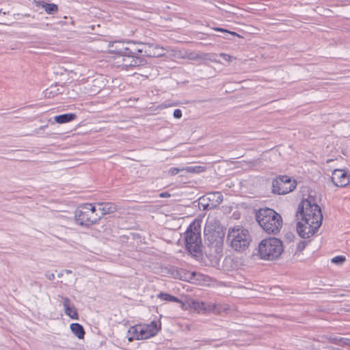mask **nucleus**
<instances>
[{
    "mask_svg": "<svg viewBox=\"0 0 350 350\" xmlns=\"http://www.w3.org/2000/svg\"><path fill=\"white\" fill-rule=\"evenodd\" d=\"M45 276L49 280H53L55 279V275L53 273H51L50 271H47L45 273Z\"/></svg>",
    "mask_w": 350,
    "mask_h": 350,
    "instance_id": "nucleus-35",
    "label": "nucleus"
},
{
    "mask_svg": "<svg viewBox=\"0 0 350 350\" xmlns=\"http://www.w3.org/2000/svg\"><path fill=\"white\" fill-rule=\"evenodd\" d=\"M140 42H133V41H131L129 42V44H131L132 45V48L133 49L134 51H136V55L138 54V50L139 49H142V46H140L139 45Z\"/></svg>",
    "mask_w": 350,
    "mask_h": 350,
    "instance_id": "nucleus-30",
    "label": "nucleus"
},
{
    "mask_svg": "<svg viewBox=\"0 0 350 350\" xmlns=\"http://www.w3.org/2000/svg\"><path fill=\"white\" fill-rule=\"evenodd\" d=\"M122 62L118 65V66L122 67V69L127 70L129 68L137 67L144 65L146 63V60L142 57H137L135 55L122 57Z\"/></svg>",
    "mask_w": 350,
    "mask_h": 350,
    "instance_id": "nucleus-12",
    "label": "nucleus"
},
{
    "mask_svg": "<svg viewBox=\"0 0 350 350\" xmlns=\"http://www.w3.org/2000/svg\"><path fill=\"white\" fill-rule=\"evenodd\" d=\"M135 102V100L129 99V100H122L120 101L121 107L123 108H128V107H134L133 105V103Z\"/></svg>",
    "mask_w": 350,
    "mask_h": 350,
    "instance_id": "nucleus-26",
    "label": "nucleus"
},
{
    "mask_svg": "<svg viewBox=\"0 0 350 350\" xmlns=\"http://www.w3.org/2000/svg\"><path fill=\"white\" fill-rule=\"evenodd\" d=\"M118 53L124 56V57L136 55V51H133L131 44L130 47H124L122 50L118 51Z\"/></svg>",
    "mask_w": 350,
    "mask_h": 350,
    "instance_id": "nucleus-24",
    "label": "nucleus"
},
{
    "mask_svg": "<svg viewBox=\"0 0 350 350\" xmlns=\"http://www.w3.org/2000/svg\"><path fill=\"white\" fill-rule=\"evenodd\" d=\"M167 196H169L170 195H169L167 193H161V195H160V196H161V197H163H163H166Z\"/></svg>",
    "mask_w": 350,
    "mask_h": 350,
    "instance_id": "nucleus-39",
    "label": "nucleus"
},
{
    "mask_svg": "<svg viewBox=\"0 0 350 350\" xmlns=\"http://www.w3.org/2000/svg\"><path fill=\"white\" fill-rule=\"evenodd\" d=\"M252 241V237L248 230L237 226L230 228L228 231L226 242L236 252L245 251Z\"/></svg>",
    "mask_w": 350,
    "mask_h": 350,
    "instance_id": "nucleus-4",
    "label": "nucleus"
},
{
    "mask_svg": "<svg viewBox=\"0 0 350 350\" xmlns=\"http://www.w3.org/2000/svg\"><path fill=\"white\" fill-rule=\"evenodd\" d=\"M179 103L171 102V101H166L163 104V107L168 108V107H176L178 106Z\"/></svg>",
    "mask_w": 350,
    "mask_h": 350,
    "instance_id": "nucleus-32",
    "label": "nucleus"
},
{
    "mask_svg": "<svg viewBox=\"0 0 350 350\" xmlns=\"http://www.w3.org/2000/svg\"><path fill=\"white\" fill-rule=\"evenodd\" d=\"M71 332L79 338L83 339L85 332L82 325L78 323H72L70 325Z\"/></svg>",
    "mask_w": 350,
    "mask_h": 350,
    "instance_id": "nucleus-17",
    "label": "nucleus"
},
{
    "mask_svg": "<svg viewBox=\"0 0 350 350\" xmlns=\"http://www.w3.org/2000/svg\"><path fill=\"white\" fill-rule=\"evenodd\" d=\"M190 308H193L194 310L197 311L198 312H200L202 311H205L206 308L204 306L205 304L203 301H199L196 300H192L189 303Z\"/></svg>",
    "mask_w": 350,
    "mask_h": 350,
    "instance_id": "nucleus-22",
    "label": "nucleus"
},
{
    "mask_svg": "<svg viewBox=\"0 0 350 350\" xmlns=\"http://www.w3.org/2000/svg\"><path fill=\"white\" fill-rule=\"evenodd\" d=\"M157 297L163 301L176 302L180 304L182 306L184 305L183 302L178 297L167 293L161 292L157 295Z\"/></svg>",
    "mask_w": 350,
    "mask_h": 350,
    "instance_id": "nucleus-18",
    "label": "nucleus"
},
{
    "mask_svg": "<svg viewBox=\"0 0 350 350\" xmlns=\"http://www.w3.org/2000/svg\"><path fill=\"white\" fill-rule=\"evenodd\" d=\"M283 251L282 242L275 237L262 239L258 246L259 258L265 260H276L280 256Z\"/></svg>",
    "mask_w": 350,
    "mask_h": 350,
    "instance_id": "nucleus-5",
    "label": "nucleus"
},
{
    "mask_svg": "<svg viewBox=\"0 0 350 350\" xmlns=\"http://www.w3.org/2000/svg\"><path fill=\"white\" fill-rule=\"evenodd\" d=\"M95 204L98 206V211H101L98 216H104L105 215L114 213L117 211V206L112 202H97Z\"/></svg>",
    "mask_w": 350,
    "mask_h": 350,
    "instance_id": "nucleus-14",
    "label": "nucleus"
},
{
    "mask_svg": "<svg viewBox=\"0 0 350 350\" xmlns=\"http://www.w3.org/2000/svg\"><path fill=\"white\" fill-rule=\"evenodd\" d=\"M184 168L185 167H182V168L175 167H171L168 170V174L170 176H175L177 174H178L179 172L185 171Z\"/></svg>",
    "mask_w": 350,
    "mask_h": 350,
    "instance_id": "nucleus-27",
    "label": "nucleus"
},
{
    "mask_svg": "<svg viewBox=\"0 0 350 350\" xmlns=\"http://www.w3.org/2000/svg\"><path fill=\"white\" fill-rule=\"evenodd\" d=\"M208 199L209 200H211V199H212V200H214V198H213V196H208Z\"/></svg>",
    "mask_w": 350,
    "mask_h": 350,
    "instance_id": "nucleus-40",
    "label": "nucleus"
},
{
    "mask_svg": "<svg viewBox=\"0 0 350 350\" xmlns=\"http://www.w3.org/2000/svg\"><path fill=\"white\" fill-rule=\"evenodd\" d=\"M297 232L302 239L314 235L322 224L323 214L320 206L308 199L299 203L296 213Z\"/></svg>",
    "mask_w": 350,
    "mask_h": 350,
    "instance_id": "nucleus-1",
    "label": "nucleus"
},
{
    "mask_svg": "<svg viewBox=\"0 0 350 350\" xmlns=\"http://www.w3.org/2000/svg\"><path fill=\"white\" fill-rule=\"evenodd\" d=\"M142 49L138 50V53H144V55L150 57H156L162 55L163 49L157 44L150 43H139Z\"/></svg>",
    "mask_w": 350,
    "mask_h": 350,
    "instance_id": "nucleus-11",
    "label": "nucleus"
},
{
    "mask_svg": "<svg viewBox=\"0 0 350 350\" xmlns=\"http://www.w3.org/2000/svg\"><path fill=\"white\" fill-rule=\"evenodd\" d=\"M208 199L209 200H211V199H212V200H214V198H213V196H208Z\"/></svg>",
    "mask_w": 350,
    "mask_h": 350,
    "instance_id": "nucleus-41",
    "label": "nucleus"
},
{
    "mask_svg": "<svg viewBox=\"0 0 350 350\" xmlns=\"http://www.w3.org/2000/svg\"><path fill=\"white\" fill-rule=\"evenodd\" d=\"M170 271L174 278H180L179 271L176 267H172Z\"/></svg>",
    "mask_w": 350,
    "mask_h": 350,
    "instance_id": "nucleus-31",
    "label": "nucleus"
},
{
    "mask_svg": "<svg viewBox=\"0 0 350 350\" xmlns=\"http://www.w3.org/2000/svg\"><path fill=\"white\" fill-rule=\"evenodd\" d=\"M65 88L64 86L55 83L44 90V96L47 98H53L60 94H62Z\"/></svg>",
    "mask_w": 350,
    "mask_h": 350,
    "instance_id": "nucleus-15",
    "label": "nucleus"
},
{
    "mask_svg": "<svg viewBox=\"0 0 350 350\" xmlns=\"http://www.w3.org/2000/svg\"><path fill=\"white\" fill-rule=\"evenodd\" d=\"M189 107H193V105H190V106H189ZM193 107H196V105H193Z\"/></svg>",
    "mask_w": 350,
    "mask_h": 350,
    "instance_id": "nucleus-45",
    "label": "nucleus"
},
{
    "mask_svg": "<svg viewBox=\"0 0 350 350\" xmlns=\"http://www.w3.org/2000/svg\"><path fill=\"white\" fill-rule=\"evenodd\" d=\"M307 243L308 242L306 241H300L297 245L296 251L301 252L305 249Z\"/></svg>",
    "mask_w": 350,
    "mask_h": 350,
    "instance_id": "nucleus-29",
    "label": "nucleus"
},
{
    "mask_svg": "<svg viewBox=\"0 0 350 350\" xmlns=\"http://www.w3.org/2000/svg\"><path fill=\"white\" fill-rule=\"evenodd\" d=\"M77 118V115L74 113H64L54 117V120L57 124H65L70 122Z\"/></svg>",
    "mask_w": 350,
    "mask_h": 350,
    "instance_id": "nucleus-16",
    "label": "nucleus"
},
{
    "mask_svg": "<svg viewBox=\"0 0 350 350\" xmlns=\"http://www.w3.org/2000/svg\"><path fill=\"white\" fill-rule=\"evenodd\" d=\"M66 272L67 273H70L72 271H71L70 270H66Z\"/></svg>",
    "mask_w": 350,
    "mask_h": 350,
    "instance_id": "nucleus-44",
    "label": "nucleus"
},
{
    "mask_svg": "<svg viewBox=\"0 0 350 350\" xmlns=\"http://www.w3.org/2000/svg\"><path fill=\"white\" fill-rule=\"evenodd\" d=\"M331 180L338 187H345L350 184V172L347 169H335Z\"/></svg>",
    "mask_w": 350,
    "mask_h": 350,
    "instance_id": "nucleus-9",
    "label": "nucleus"
},
{
    "mask_svg": "<svg viewBox=\"0 0 350 350\" xmlns=\"http://www.w3.org/2000/svg\"><path fill=\"white\" fill-rule=\"evenodd\" d=\"M224 232L223 230H217L211 226H205L204 229V237L208 245H215V247H221L224 243Z\"/></svg>",
    "mask_w": 350,
    "mask_h": 350,
    "instance_id": "nucleus-8",
    "label": "nucleus"
},
{
    "mask_svg": "<svg viewBox=\"0 0 350 350\" xmlns=\"http://www.w3.org/2000/svg\"><path fill=\"white\" fill-rule=\"evenodd\" d=\"M346 260V258L344 256H336L332 258V262L337 265H342Z\"/></svg>",
    "mask_w": 350,
    "mask_h": 350,
    "instance_id": "nucleus-25",
    "label": "nucleus"
},
{
    "mask_svg": "<svg viewBox=\"0 0 350 350\" xmlns=\"http://www.w3.org/2000/svg\"><path fill=\"white\" fill-rule=\"evenodd\" d=\"M286 238H287V239H291L292 238H293V237H294V235H293V234L290 233L289 234H287L286 235Z\"/></svg>",
    "mask_w": 350,
    "mask_h": 350,
    "instance_id": "nucleus-38",
    "label": "nucleus"
},
{
    "mask_svg": "<svg viewBox=\"0 0 350 350\" xmlns=\"http://www.w3.org/2000/svg\"><path fill=\"white\" fill-rule=\"evenodd\" d=\"M138 331V325L130 327L128 331V339L129 341H133V340H142V338H139L140 336Z\"/></svg>",
    "mask_w": 350,
    "mask_h": 350,
    "instance_id": "nucleus-20",
    "label": "nucleus"
},
{
    "mask_svg": "<svg viewBox=\"0 0 350 350\" xmlns=\"http://www.w3.org/2000/svg\"><path fill=\"white\" fill-rule=\"evenodd\" d=\"M329 341L332 344L345 347V346H347V342H349V338H342V337H337V336H330L329 338Z\"/></svg>",
    "mask_w": 350,
    "mask_h": 350,
    "instance_id": "nucleus-21",
    "label": "nucleus"
},
{
    "mask_svg": "<svg viewBox=\"0 0 350 350\" xmlns=\"http://www.w3.org/2000/svg\"><path fill=\"white\" fill-rule=\"evenodd\" d=\"M184 170H185V172H186L187 173L198 174V173L204 172L206 170V167L204 166H202V165L187 166V167H185Z\"/></svg>",
    "mask_w": 350,
    "mask_h": 350,
    "instance_id": "nucleus-23",
    "label": "nucleus"
},
{
    "mask_svg": "<svg viewBox=\"0 0 350 350\" xmlns=\"http://www.w3.org/2000/svg\"><path fill=\"white\" fill-rule=\"evenodd\" d=\"M200 202H199V204H201L203 206L204 210L208 209L209 208L210 206L208 203L204 204L202 202L203 201L206 200L204 198H200Z\"/></svg>",
    "mask_w": 350,
    "mask_h": 350,
    "instance_id": "nucleus-34",
    "label": "nucleus"
},
{
    "mask_svg": "<svg viewBox=\"0 0 350 350\" xmlns=\"http://www.w3.org/2000/svg\"><path fill=\"white\" fill-rule=\"evenodd\" d=\"M297 186V182L286 175L278 176L272 181V193L277 195H285L293 191Z\"/></svg>",
    "mask_w": 350,
    "mask_h": 350,
    "instance_id": "nucleus-7",
    "label": "nucleus"
},
{
    "mask_svg": "<svg viewBox=\"0 0 350 350\" xmlns=\"http://www.w3.org/2000/svg\"><path fill=\"white\" fill-rule=\"evenodd\" d=\"M138 326L139 338H142V340L154 336L161 329V324L159 323V325H158L155 321H152L150 324H139Z\"/></svg>",
    "mask_w": 350,
    "mask_h": 350,
    "instance_id": "nucleus-10",
    "label": "nucleus"
},
{
    "mask_svg": "<svg viewBox=\"0 0 350 350\" xmlns=\"http://www.w3.org/2000/svg\"><path fill=\"white\" fill-rule=\"evenodd\" d=\"M256 220L268 234H276L282 226V218L275 211L269 208H260L256 213Z\"/></svg>",
    "mask_w": 350,
    "mask_h": 350,
    "instance_id": "nucleus-3",
    "label": "nucleus"
},
{
    "mask_svg": "<svg viewBox=\"0 0 350 350\" xmlns=\"http://www.w3.org/2000/svg\"><path fill=\"white\" fill-rule=\"evenodd\" d=\"M219 56L221 57L226 62H231L233 59V57L230 56L228 54L221 53L219 54Z\"/></svg>",
    "mask_w": 350,
    "mask_h": 350,
    "instance_id": "nucleus-33",
    "label": "nucleus"
},
{
    "mask_svg": "<svg viewBox=\"0 0 350 350\" xmlns=\"http://www.w3.org/2000/svg\"><path fill=\"white\" fill-rule=\"evenodd\" d=\"M182 116V111H174V117L175 118H180Z\"/></svg>",
    "mask_w": 350,
    "mask_h": 350,
    "instance_id": "nucleus-36",
    "label": "nucleus"
},
{
    "mask_svg": "<svg viewBox=\"0 0 350 350\" xmlns=\"http://www.w3.org/2000/svg\"><path fill=\"white\" fill-rule=\"evenodd\" d=\"M62 275H63V273H59V274H58V277H59V278L62 277Z\"/></svg>",
    "mask_w": 350,
    "mask_h": 350,
    "instance_id": "nucleus-42",
    "label": "nucleus"
},
{
    "mask_svg": "<svg viewBox=\"0 0 350 350\" xmlns=\"http://www.w3.org/2000/svg\"><path fill=\"white\" fill-rule=\"evenodd\" d=\"M208 196H213V198L216 197L217 199L215 200V202L217 204H220L223 201V196L220 192H214L211 193H208Z\"/></svg>",
    "mask_w": 350,
    "mask_h": 350,
    "instance_id": "nucleus-28",
    "label": "nucleus"
},
{
    "mask_svg": "<svg viewBox=\"0 0 350 350\" xmlns=\"http://www.w3.org/2000/svg\"><path fill=\"white\" fill-rule=\"evenodd\" d=\"M202 220L195 219L184 233L185 250L196 259L202 257V243L201 238Z\"/></svg>",
    "mask_w": 350,
    "mask_h": 350,
    "instance_id": "nucleus-2",
    "label": "nucleus"
},
{
    "mask_svg": "<svg viewBox=\"0 0 350 350\" xmlns=\"http://www.w3.org/2000/svg\"><path fill=\"white\" fill-rule=\"evenodd\" d=\"M96 211V206L92 204L86 203L81 205L75 212L76 223L85 227H90L97 223L101 219V216H98Z\"/></svg>",
    "mask_w": 350,
    "mask_h": 350,
    "instance_id": "nucleus-6",
    "label": "nucleus"
},
{
    "mask_svg": "<svg viewBox=\"0 0 350 350\" xmlns=\"http://www.w3.org/2000/svg\"><path fill=\"white\" fill-rule=\"evenodd\" d=\"M49 14H54L58 11V6L55 3H48L45 1L38 3Z\"/></svg>",
    "mask_w": 350,
    "mask_h": 350,
    "instance_id": "nucleus-19",
    "label": "nucleus"
},
{
    "mask_svg": "<svg viewBox=\"0 0 350 350\" xmlns=\"http://www.w3.org/2000/svg\"><path fill=\"white\" fill-rule=\"evenodd\" d=\"M216 29L217 31L228 32V33H232V34H236V33H234V32H229L228 31L225 30V29H221V28H217V29Z\"/></svg>",
    "mask_w": 350,
    "mask_h": 350,
    "instance_id": "nucleus-37",
    "label": "nucleus"
},
{
    "mask_svg": "<svg viewBox=\"0 0 350 350\" xmlns=\"http://www.w3.org/2000/svg\"><path fill=\"white\" fill-rule=\"evenodd\" d=\"M63 299V306L65 314L72 319L79 320V316L77 309L68 297H61Z\"/></svg>",
    "mask_w": 350,
    "mask_h": 350,
    "instance_id": "nucleus-13",
    "label": "nucleus"
},
{
    "mask_svg": "<svg viewBox=\"0 0 350 350\" xmlns=\"http://www.w3.org/2000/svg\"><path fill=\"white\" fill-rule=\"evenodd\" d=\"M347 347H350V339L349 338V342H347Z\"/></svg>",
    "mask_w": 350,
    "mask_h": 350,
    "instance_id": "nucleus-43",
    "label": "nucleus"
}]
</instances>
